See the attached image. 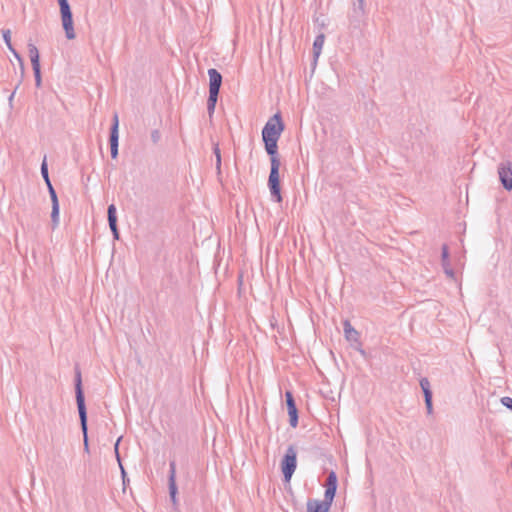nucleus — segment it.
Listing matches in <instances>:
<instances>
[{
    "mask_svg": "<svg viewBox=\"0 0 512 512\" xmlns=\"http://www.w3.org/2000/svg\"><path fill=\"white\" fill-rule=\"evenodd\" d=\"M426 410L428 414H431L433 412V406H432V399H428L425 401Z\"/></svg>",
    "mask_w": 512,
    "mask_h": 512,
    "instance_id": "2f4dec72",
    "label": "nucleus"
},
{
    "mask_svg": "<svg viewBox=\"0 0 512 512\" xmlns=\"http://www.w3.org/2000/svg\"><path fill=\"white\" fill-rule=\"evenodd\" d=\"M501 404L512 411V398L504 396L500 399Z\"/></svg>",
    "mask_w": 512,
    "mask_h": 512,
    "instance_id": "c85d7f7f",
    "label": "nucleus"
},
{
    "mask_svg": "<svg viewBox=\"0 0 512 512\" xmlns=\"http://www.w3.org/2000/svg\"><path fill=\"white\" fill-rule=\"evenodd\" d=\"M169 468H170L169 469V495H170L171 501L175 505L177 503V498H176L177 486H176V480H175V477H176L175 461L170 462Z\"/></svg>",
    "mask_w": 512,
    "mask_h": 512,
    "instance_id": "f8f14e48",
    "label": "nucleus"
},
{
    "mask_svg": "<svg viewBox=\"0 0 512 512\" xmlns=\"http://www.w3.org/2000/svg\"><path fill=\"white\" fill-rule=\"evenodd\" d=\"M498 176L504 189L512 190V162L510 160L502 161L498 165Z\"/></svg>",
    "mask_w": 512,
    "mask_h": 512,
    "instance_id": "423d86ee",
    "label": "nucleus"
},
{
    "mask_svg": "<svg viewBox=\"0 0 512 512\" xmlns=\"http://www.w3.org/2000/svg\"><path fill=\"white\" fill-rule=\"evenodd\" d=\"M214 154L216 157V169L218 173H220L221 170V153L218 144L214 146Z\"/></svg>",
    "mask_w": 512,
    "mask_h": 512,
    "instance_id": "393cba45",
    "label": "nucleus"
},
{
    "mask_svg": "<svg viewBox=\"0 0 512 512\" xmlns=\"http://www.w3.org/2000/svg\"><path fill=\"white\" fill-rule=\"evenodd\" d=\"M443 269H444L445 274L448 277H450L451 279L455 278V273H454L453 269L450 267L449 263H446V266H443Z\"/></svg>",
    "mask_w": 512,
    "mask_h": 512,
    "instance_id": "7c9ffc66",
    "label": "nucleus"
},
{
    "mask_svg": "<svg viewBox=\"0 0 512 512\" xmlns=\"http://www.w3.org/2000/svg\"><path fill=\"white\" fill-rule=\"evenodd\" d=\"M161 139V133L159 130L155 129L151 132V140L154 144H157Z\"/></svg>",
    "mask_w": 512,
    "mask_h": 512,
    "instance_id": "c756f323",
    "label": "nucleus"
},
{
    "mask_svg": "<svg viewBox=\"0 0 512 512\" xmlns=\"http://www.w3.org/2000/svg\"><path fill=\"white\" fill-rule=\"evenodd\" d=\"M2 35H3V40H4L7 48L9 49V51H13V46L11 43V31L9 29L3 30Z\"/></svg>",
    "mask_w": 512,
    "mask_h": 512,
    "instance_id": "b1692460",
    "label": "nucleus"
},
{
    "mask_svg": "<svg viewBox=\"0 0 512 512\" xmlns=\"http://www.w3.org/2000/svg\"><path fill=\"white\" fill-rule=\"evenodd\" d=\"M279 168L280 161L274 159L273 164L271 165L270 174L268 178V186L270 189L271 196L278 203L282 201L279 183Z\"/></svg>",
    "mask_w": 512,
    "mask_h": 512,
    "instance_id": "39448f33",
    "label": "nucleus"
},
{
    "mask_svg": "<svg viewBox=\"0 0 512 512\" xmlns=\"http://www.w3.org/2000/svg\"><path fill=\"white\" fill-rule=\"evenodd\" d=\"M420 387L424 394V400L432 399V392L430 389V382L427 378L420 379Z\"/></svg>",
    "mask_w": 512,
    "mask_h": 512,
    "instance_id": "6ab92c4d",
    "label": "nucleus"
},
{
    "mask_svg": "<svg viewBox=\"0 0 512 512\" xmlns=\"http://www.w3.org/2000/svg\"><path fill=\"white\" fill-rule=\"evenodd\" d=\"M75 392H76V403L80 418L81 429L86 432L87 429V412L85 406L84 394L82 391V381H81V373L79 370L76 371V383H75Z\"/></svg>",
    "mask_w": 512,
    "mask_h": 512,
    "instance_id": "7ed1b4c3",
    "label": "nucleus"
},
{
    "mask_svg": "<svg viewBox=\"0 0 512 512\" xmlns=\"http://www.w3.org/2000/svg\"><path fill=\"white\" fill-rule=\"evenodd\" d=\"M324 41H325L324 34H319L318 36H316V38L314 40V43H313V54H314L315 61H317L318 57L321 54V51H322V48H323V45H324Z\"/></svg>",
    "mask_w": 512,
    "mask_h": 512,
    "instance_id": "dca6fc26",
    "label": "nucleus"
},
{
    "mask_svg": "<svg viewBox=\"0 0 512 512\" xmlns=\"http://www.w3.org/2000/svg\"><path fill=\"white\" fill-rule=\"evenodd\" d=\"M283 130L284 124L282 122L281 115L276 113L266 122L265 126L263 127L262 139L278 141Z\"/></svg>",
    "mask_w": 512,
    "mask_h": 512,
    "instance_id": "f257e3e1",
    "label": "nucleus"
},
{
    "mask_svg": "<svg viewBox=\"0 0 512 512\" xmlns=\"http://www.w3.org/2000/svg\"><path fill=\"white\" fill-rule=\"evenodd\" d=\"M107 214H108V223H109L110 230L113 234V238L115 240H118L119 239V231L117 228L116 207L114 204H111L108 206Z\"/></svg>",
    "mask_w": 512,
    "mask_h": 512,
    "instance_id": "ddd939ff",
    "label": "nucleus"
},
{
    "mask_svg": "<svg viewBox=\"0 0 512 512\" xmlns=\"http://www.w3.org/2000/svg\"><path fill=\"white\" fill-rule=\"evenodd\" d=\"M343 325L346 339L349 341H357L358 332L352 327L351 323L346 320Z\"/></svg>",
    "mask_w": 512,
    "mask_h": 512,
    "instance_id": "f3484780",
    "label": "nucleus"
},
{
    "mask_svg": "<svg viewBox=\"0 0 512 512\" xmlns=\"http://www.w3.org/2000/svg\"><path fill=\"white\" fill-rule=\"evenodd\" d=\"M82 432H83V434H84V448H85V450H86V451H88L87 431H86V432H84V431L82 430Z\"/></svg>",
    "mask_w": 512,
    "mask_h": 512,
    "instance_id": "72a5a7b5",
    "label": "nucleus"
},
{
    "mask_svg": "<svg viewBox=\"0 0 512 512\" xmlns=\"http://www.w3.org/2000/svg\"><path fill=\"white\" fill-rule=\"evenodd\" d=\"M209 95L218 96L222 84V75L214 68L208 70Z\"/></svg>",
    "mask_w": 512,
    "mask_h": 512,
    "instance_id": "9d476101",
    "label": "nucleus"
},
{
    "mask_svg": "<svg viewBox=\"0 0 512 512\" xmlns=\"http://www.w3.org/2000/svg\"><path fill=\"white\" fill-rule=\"evenodd\" d=\"M353 13L356 17H363L366 14L365 0L353 1Z\"/></svg>",
    "mask_w": 512,
    "mask_h": 512,
    "instance_id": "a211bd4d",
    "label": "nucleus"
},
{
    "mask_svg": "<svg viewBox=\"0 0 512 512\" xmlns=\"http://www.w3.org/2000/svg\"><path fill=\"white\" fill-rule=\"evenodd\" d=\"M18 87H19V85L16 86L15 90L11 93V95L8 98V103H9L10 107L13 106V99H14V96H15V93H16V90Z\"/></svg>",
    "mask_w": 512,
    "mask_h": 512,
    "instance_id": "473e14b6",
    "label": "nucleus"
},
{
    "mask_svg": "<svg viewBox=\"0 0 512 512\" xmlns=\"http://www.w3.org/2000/svg\"><path fill=\"white\" fill-rule=\"evenodd\" d=\"M326 488L337 489V475L334 471H331L328 475Z\"/></svg>",
    "mask_w": 512,
    "mask_h": 512,
    "instance_id": "aec40b11",
    "label": "nucleus"
},
{
    "mask_svg": "<svg viewBox=\"0 0 512 512\" xmlns=\"http://www.w3.org/2000/svg\"><path fill=\"white\" fill-rule=\"evenodd\" d=\"M285 398L289 414V423L293 428H295L298 424V413L292 393L290 391H286Z\"/></svg>",
    "mask_w": 512,
    "mask_h": 512,
    "instance_id": "9b49d317",
    "label": "nucleus"
},
{
    "mask_svg": "<svg viewBox=\"0 0 512 512\" xmlns=\"http://www.w3.org/2000/svg\"><path fill=\"white\" fill-rule=\"evenodd\" d=\"M121 441V437H119L114 445V450H115V454H116V458H117V461H118V464L120 466V469H121V473H122V477L123 479L125 478V470L122 466V463H121V459H120V455H119V451H118V448H119V443Z\"/></svg>",
    "mask_w": 512,
    "mask_h": 512,
    "instance_id": "5701e85b",
    "label": "nucleus"
},
{
    "mask_svg": "<svg viewBox=\"0 0 512 512\" xmlns=\"http://www.w3.org/2000/svg\"><path fill=\"white\" fill-rule=\"evenodd\" d=\"M264 144H265V150L267 152L268 155H270L271 159H270V162H271V165L273 164V161L274 159L275 160H279L278 156H277V142L278 141H274V140H263Z\"/></svg>",
    "mask_w": 512,
    "mask_h": 512,
    "instance_id": "2eb2a0df",
    "label": "nucleus"
},
{
    "mask_svg": "<svg viewBox=\"0 0 512 512\" xmlns=\"http://www.w3.org/2000/svg\"><path fill=\"white\" fill-rule=\"evenodd\" d=\"M442 266H446V263H449V252L447 245L442 246Z\"/></svg>",
    "mask_w": 512,
    "mask_h": 512,
    "instance_id": "cd10ccee",
    "label": "nucleus"
},
{
    "mask_svg": "<svg viewBox=\"0 0 512 512\" xmlns=\"http://www.w3.org/2000/svg\"><path fill=\"white\" fill-rule=\"evenodd\" d=\"M28 50H29V56H30L34 76H35V84L37 87H40L41 86V71H40L39 51H38L37 47L32 43L28 44Z\"/></svg>",
    "mask_w": 512,
    "mask_h": 512,
    "instance_id": "0eeeda50",
    "label": "nucleus"
},
{
    "mask_svg": "<svg viewBox=\"0 0 512 512\" xmlns=\"http://www.w3.org/2000/svg\"><path fill=\"white\" fill-rule=\"evenodd\" d=\"M10 52L14 55L15 59H17V61L19 63L20 70H21V75L23 76L24 71H25L23 59L21 58L20 54L14 48H13V51H10Z\"/></svg>",
    "mask_w": 512,
    "mask_h": 512,
    "instance_id": "bb28decb",
    "label": "nucleus"
},
{
    "mask_svg": "<svg viewBox=\"0 0 512 512\" xmlns=\"http://www.w3.org/2000/svg\"><path fill=\"white\" fill-rule=\"evenodd\" d=\"M60 6V14L62 27L65 31V36L68 40H73L76 38V33L74 31L73 24V16L70 5L67 0H58Z\"/></svg>",
    "mask_w": 512,
    "mask_h": 512,
    "instance_id": "f03ea898",
    "label": "nucleus"
},
{
    "mask_svg": "<svg viewBox=\"0 0 512 512\" xmlns=\"http://www.w3.org/2000/svg\"><path fill=\"white\" fill-rule=\"evenodd\" d=\"M218 96L216 95H209L208 97V103H207V110L209 115L211 116L215 111V106L217 103Z\"/></svg>",
    "mask_w": 512,
    "mask_h": 512,
    "instance_id": "4be33fe9",
    "label": "nucleus"
},
{
    "mask_svg": "<svg viewBox=\"0 0 512 512\" xmlns=\"http://www.w3.org/2000/svg\"><path fill=\"white\" fill-rule=\"evenodd\" d=\"M337 489H331L326 488L325 494H324V500L322 502L327 503L329 506H331L333 499L335 497Z\"/></svg>",
    "mask_w": 512,
    "mask_h": 512,
    "instance_id": "412c9836",
    "label": "nucleus"
},
{
    "mask_svg": "<svg viewBox=\"0 0 512 512\" xmlns=\"http://www.w3.org/2000/svg\"><path fill=\"white\" fill-rule=\"evenodd\" d=\"M118 127H119L118 115L114 114L113 125L111 127V132H110V150H111V157L113 159H116L118 156V146H119Z\"/></svg>",
    "mask_w": 512,
    "mask_h": 512,
    "instance_id": "6e6552de",
    "label": "nucleus"
},
{
    "mask_svg": "<svg viewBox=\"0 0 512 512\" xmlns=\"http://www.w3.org/2000/svg\"><path fill=\"white\" fill-rule=\"evenodd\" d=\"M297 464V450L294 446L290 445L281 461V469L285 481L289 482L293 473L295 472Z\"/></svg>",
    "mask_w": 512,
    "mask_h": 512,
    "instance_id": "20e7f679",
    "label": "nucleus"
},
{
    "mask_svg": "<svg viewBox=\"0 0 512 512\" xmlns=\"http://www.w3.org/2000/svg\"><path fill=\"white\" fill-rule=\"evenodd\" d=\"M51 202H52V211H51V220H52V227L55 229L59 224V202L58 197L56 194L55 189L53 188L51 181L49 183H46Z\"/></svg>",
    "mask_w": 512,
    "mask_h": 512,
    "instance_id": "1a4fd4ad",
    "label": "nucleus"
},
{
    "mask_svg": "<svg viewBox=\"0 0 512 512\" xmlns=\"http://www.w3.org/2000/svg\"><path fill=\"white\" fill-rule=\"evenodd\" d=\"M330 507L327 503L319 500H309L307 502V512H329Z\"/></svg>",
    "mask_w": 512,
    "mask_h": 512,
    "instance_id": "4468645a",
    "label": "nucleus"
},
{
    "mask_svg": "<svg viewBox=\"0 0 512 512\" xmlns=\"http://www.w3.org/2000/svg\"><path fill=\"white\" fill-rule=\"evenodd\" d=\"M41 175H42L45 183H49L50 182L46 159H44V161L41 164Z\"/></svg>",
    "mask_w": 512,
    "mask_h": 512,
    "instance_id": "a878e982",
    "label": "nucleus"
}]
</instances>
